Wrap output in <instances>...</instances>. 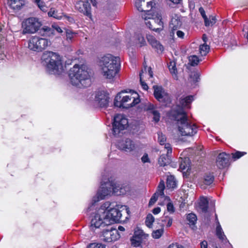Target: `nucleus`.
<instances>
[{
    "mask_svg": "<svg viewBox=\"0 0 248 248\" xmlns=\"http://www.w3.org/2000/svg\"><path fill=\"white\" fill-rule=\"evenodd\" d=\"M70 83L79 88L89 86L91 83V75L85 65L75 64L69 71Z\"/></svg>",
    "mask_w": 248,
    "mask_h": 248,
    "instance_id": "f257e3e1",
    "label": "nucleus"
},
{
    "mask_svg": "<svg viewBox=\"0 0 248 248\" xmlns=\"http://www.w3.org/2000/svg\"><path fill=\"white\" fill-rule=\"evenodd\" d=\"M99 65L103 77L107 79L113 80L116 78L120 70V59L111 54H107L100 59Z\"/></svg>",
    "mask_w": 248,
    "mask_h": 248,
    "instance_id": "f03ea898",
    "label": "nucleus"
},
{
    "mask_svg": "<svg viewBox=\"0 0 248 248\" xmlns=\"http://www.w3.org/2000/svg\"><path fill=\"white\" fill-rule=\"evenodd\" d=\"M178 133L182 137H192L197 132L198 127L184 111L177 113L174 117Z\"/></svg>",
    "mask_w": 248,
    "mask_h": 248,
    "instance_id": "7ed1b4c3",
    "label": "nucleus"
},
{
    "mask_svg": "<svg viewBox=\"0 0 248 248\" xmlns=\"http://www.w3.org/2000/svg\"><path fill=\"white\" fill-rule=\"evenodd\" d=\"M42 60L46 64L49 73L59 75L63 71L61 57L57 53L46 51L42 56Z\"/></svg>",
    "mask_w": 248,
    "mask_h": 248,
    "instance_id": "20e7f679",
    "label": "nucleus"
},
{
    "mask_svg": "<svg viewBox=\"0 0 248 248\" xmlns=\"http://www.w3.org/2000/svg\"><path fill=\"white\" fill-rule=\"evenodd\" d=\"M130 190L128 185L124 186H116L110 182H107L101 185V187L98 190L96 197H93V201L94 202L105 199V197L109 195L111 192L116 195H124Z\"/></svg>",
    "mask_w": 248,
    "mask_h": 248,
    "instance_id": "39448f33",
    "label": "nucleus"
},
{
    "mask_svg": "<svg viewBox=\"0 0 248 248\" xmlns=\"http://www.w3.org/2000/svg\"><path fill=\"white\" fill-rule=\"evenodd\" d=\"M129 210L125 205H116L115 208L108 210H104L103 209V217H106V224L110 225L114 222L119 221L122 217V215L124 213L128 214Z\"/></svg>",
    "mask_w": 248,
    "mask_h": 248,
    "instance_id": "423d86ee",
    "label": "nucleus"
},
{
    "mask_svg": "<svg viewBox=\"0 0 248 248\" xmlns=\"http://www.w3.org/2000/svg\"><path fill=\"white\" fill-rule=\"evenodd\" d=\"M121 93L118 94L114 100V105L118 107L129 108L138 104L140 102L139 94L134 92L124 95L121 96Z\"/></svg>",
    "mask_w": 248,
    "mask_h": 248,
    "instance_id": "0eeeda50",
    "label": "nucleus"
},
{
    "mask_svg": "<svg viewBox=\"0 0 248 248\" xmlns=\"http://www.w3.org/2000/svg\"><path fill=\"white\" fill-rule=\"evenodd\" d=\"M51 45V42L47 39L37 36L31 37L28 42V47L30 50L41 52Z\"/></svg>",
    "mask_w": 248,
    "mask_h": 248,
    "instance_id": "6e6552de",
    "label": "nucleus"
},
{
    "mask_svg": "<svg viewBox=\"0 0 248 248\" xmlns=\"http://www.w3.org/2000/svg\"><path fill=\"white\" fill-rule=\"evenodd\" d=\"M42 24L38 18H28L22 23V34H33L39 30Z\"/></svg>",
    "mask_w": 248,
    "mask_h": 248,
    "instance_id": "1a4fd4ad",
    "label": "nucleus"
},
{
    "mask_svg": "<svg viewBox=\"0 0 248 248\" xmlns=\"http://www.w3.org/2000/svg\"><path fill=\"white\" fill-rule=\"evenodd\" d=\"M128 120L124 115L117 114L114 118L113 132L115 135H118L121 131L125 129L128 125Z\"/></svg>",
    "mask_w": 248,
    "mask_h": 248,
    "instance_id": "9d476101",
    "label": "nucleus"
},
{
    "mask_svg": "<svg viewBox=\"0 0 248 248\" xmlns=\"http://www.w3.org/2000/svg\"><path fill=\"white\" fill-rule=\"evenodd\" d=\"M103 209H99L97 213H95L92 217L91 220L90 228L93 231L101 227H104L108 224H106V217H103Z\"/></svg>",
    "mask_w": 248,
    "mask_h": 248,
    "instance_id": "9b49d317",
    "label": "nucleus"
},
{
    "mask_svg": "<svg viewBox=\"0 0 248 248\" xmlns=\"http://www.w3.org/2000/svg\"><path fill=\"white\" fill-rule=\"evenodd\" d=\"M148 234L144 233L143 231L137 227L135 229L133 236L130 238L131 244L135 247L141 246L142 242L148 237Z\"/></svg>",
    "mask_w": 248,
    "mask_h": 248,
    "instance_id": "f8f14e48",
    "label": "nucleus"
},
{
    "mask_svg": "<svg viewBox=\"0 0 248 248\" xmlns=\"http://www.w3.org/2000/svg\"><path fill=\"white\" fill-rule=\"evenodd\" d=\"M153 2L151 1L145 2V0H136L135 6L137 9L142 12L141 17L145 20H147V15L148 13H150L152 10Z\"/></svg>",
    "mask_w": 248,
    "mask_h": 248,
    "instance_id": "ddd939ff",
    "label": "nucleus"
},
{
    "mask_svg": "<svg viewBox=\"0 0 248 248\" xmlns=\"http://www.w3.org/2000/svg\"><path fill=\"white\" fill-rule=\"evenodd\" d=\"M108 95L104 92H98L95 94L94 100V105L100 108H106L108 105Z\"/></svg>",
    "mask_w": 248,
    "mask_h": 248,
    "instance_id": "4468645a",
    "label": "nucleus"
},
{
    "mask_svg": "<svg viewBox=\"0 0 248 248\" xmlns=\"http://www.w3.org/2000/svg\"><path fill=\"white\" fill-rule=\"evenodd\" d=\"M102 240L106 242L110 243L117 240L120 238V235L116 229L111 228L106 230L102 232Z\"/></svg>",
    "mask_w": 248,
    "mask_h": 248,
    "instance_id": "2eb2a0df",
    "label": "nucleus"
},
{
    "mask_svg": "<svg viewBox=\"0 0 248 248\" xmlns=\"http://www.w3.org/2000/svg\"><path fill=\"white\" fill-rule=\"evenodd\" d=\"M157 106L153 104L147 102L143 104V109L147 111L149 114L153 115V121L157 123L159 121L160 115L159 112L156 110Z\"/></svg>",
    "mask_w": 248,
    "mask_h": 248,
    "instance_id": "dca6fc26",
    "label": "nucleus"
},
{
    "mask_svg": "<svg viewBox=\"0 0 248 248\" xmlns=\"http://www.w3.org/2000/svg\"><path fill=\"white\" fill-rule=\"evenodd\" d=\"M118 148L126 152H130L136 149V145L134 142L130 139H126L119 142Z\"/></svg>",
    "mask_w": 248,
    "mask_h": 248,
    "instance_id": "f3484780",
    "label": "nucleus"
},
{
    "mask_svg": "<svg viewBox=\"0 0 248 248\" xmlns=\"http://www.w3.org/2000/svg\"><path fill=\"white\" fill-rule=\"evenodd\" d=\"M153 88L154 96L158 101L163 102L169 99V94L165 92L162 87L154 85Z\"/></svg>",
    "mask_w": 248,
    "mask_h": 248,
    "instance_id": "a211bd4d",
    "label": "nucleus"
},
{
    "mask_svg": "<svg viewBox=\"0 0 248 248\" xmlns=\"http://www.w3.org/2000/svg\"><path fill=\"white\" fill-rule=\"evenodd\" d=\"M230 155L225 152L220 153L217 158L216 164L219 169H222L229 165Z\"/></svg>",
    "mask_w": 248,
    "mask_h": 248,
    "instance_id": "6ab92c4d",
    "label": "nucleus"
},
{
    "mask_svg": "<svg viewBox=\"0 0 248 248\" xmlns=\"http://www.w3.org/2000/svg\"><path fill=\"white\" fill-rule=\"evenodd\" d=\"M76 8L80 13H83L84 15L91 17V7L90 4L88 1L83 3L82 2H77L76 4Z\"/></svg>",
    "mask_w": 248,
    "mask_h": 248,
    "instance_id": "aec40b11",
    "label": "nucleus"
},
{
    "mask_svg": "<svg viewBox=\"0 0 248 248\" xmlns=\"http://www.w3.org/2000/svg\"><path fill=\"white\" fill-rule=\"evenodd\" d=\"M165 189V184L163 181H161L157 187V190L152 196L149 202V206L153 205L157 201L158 195L164 196V190Z\"/></svg>",
    "mask_w": 248,
    "mask_h": 248,
    "instance_id": "412c9836",
    "label": "nucleus"
},
{
    "mask_svg": "<svg viewBox=\"0 0 248 248\" xmlns=\"http://www.w3.org/2000/svg\"><path fill=\"white\" fill-rule=\"evenodd\" d=\"M181 25L182 21L181 17L178 15H175L172 16L170 24V28L171 30V35H174L175 31L180 28Z\"/></svg>",
    "mask_w": 248,
    "mask_h": 248,
    "instance_id": "4be33fe9",
    "label": "nucleus"
},
{
    "mask_svg": "<svg viewBox=\"0 0 248 248\" xmlns=\"http://www.w3.org/2000/svg\"><path fill=\"white\" fill-rule=\"evenodd\" d=\"M147 39L149 43L153 48L155 49L157 51L162 52L163 51V46L153 36L151 35H147Z\"/></svg>",
    "mask_w": 248,
    "mask_h": 248,
    "instance_id": "5701e85b",
    "label": "nucleus"
},
{
    "mask_svg": "<svg viewBox=\"0 0 248 248\" xmlns=\"http://www.w3.org/2000/svg\"><path fill=\"white\" fill-rule=\"evenodd\" d=\"M148 16L154 17L155 19V24L157 27H160L161 30L162 29L163 23L162 21V16L160 12L152 11L150 13H148Z\"/></svg>",
    "mask_w": 248,
    "mask_h": 248,
    "instance_id": "b1692460",
    "label": "nucleus"
},
{
    "mask_svg": "<svg viewBox=\"0 0 248 248\" xmlns=\"http://www.w3.org/2000/svg\"><path fill=\"white\" fill-rule=\"evenodd\" d=\"M145 20V23L147 26L151 30L155 31L161 30L160 27H157L155 24V19L154 17L147 15V20Z\"/></svg>",
    "mask_w": 248,
    "mask_h": 248,
    "instance_id": "393cba45",
    "label": "nucleus"
},
{
    "mask_svg": "<svg viewBox=\"0 0 248 248\" xmlns=\"http://www.w3.org/2000/svg\"><path fill=\"white\" fill-rule=\"evenodd\" d=\"M166 138L165 135L161 133H158V141L160 145H164L165 148L168 151V155L171 154L172 153V148L171 145L169 143H166Z\"/></svg>",
    "mask_w": 248,
    "mask_h": 248,
    "instance_id": "a878e982",
    "label": "nucleus"
},
{
    "mask_svg": "<svg viewBox=\"0 0 248 248\" xmlns=\"http://www.w3.org/2000/svg\"><path fill=\"white\" fill-rule=\"evenodd\" d=\"M214 181V176L211 173L205 174L203 177L202 183L201 184L202 188L205 189L206 186L211 185Z\"/></svg>",
    "mask_w": 248,
    "mask_h": 248,
    "instance_id": "bb28decb",
    "label": "nucleus"
},
{
    "mask_svg": "<svg viewBox=\"0 0 248 248\" xmlns=\"http://www.w3.org/2000/svg\"><path fill=\"white\" fill-rule=\"evenodd\" d=\"M8 4L12 9L19 10L24 5L25 1L24 0H8Z\"/></svg>",
    "mask_w": 248,
    "mask_h": 248,
    "instance_id": "cd10ccee",
    "label": "nucleus"
},
{
    "mask_svg": "<svg viewBox=\"0 0 248 248\" xmlns=\"http://www.w3.org/2000/svg\"><path fill=\"white\" fill-rule=\"evenodd\" d=\"M216 235L217 237L222 241V242L224 244L228 243L229 245H230V243L227 240L226 236L224 233V232L222 231V228L219 222H218V225H217L216 228Z\"/></svg>",
    "mask_w": 248,
    "mask_h": 248,
    "instance_id": "c85d7f7f",
    "label": "nucleus"
},
{
    "mask_svg": "<svg viewBox=\"0 0 248 248\" xmlns=\"http://www.w3.org/2000/svg\"><path fill=\"white\" fill-rule=\"evenodd\" d=\"M169 155H168L167 153L166 155H162L159 157L158 162L160 166L164 167L170 163V158Z\"/></svg>",
    "mask_w": 248,
    "mask_h": 248,
    "instance_id": "c756f323",
    "label": "nucleus"
},
{
    "mask_svg": "<svg viewBox=\"0 0 248 248\" xmlns=\"http://www.w3.org/2000/svg\"><path fill=\"white\" fill-rule=\"evenodd\" d=\"M199 207L202 211L206 213L208 208V201L206 198L201 197L199 202Z\"/></svg>",
    "mask_w": 248,
    "mask_h": 248,
    "instance_id": "7c9ffc66",
    "label": "nucleus"
},
{
    "mask_svg": "<svg viewBox=\"0 0 248 248\" xmlns=\"http://www.w3.org/2000/svg\"><path fill=\"white\" fill-rule=\"evenodd\" d=\"M168 67L170 73L172 74V76L174 79H177L178 76L177 75V71L176 68V65L174 62H170L169 65Z\"/></svg>",
    "mask_w": 248,
    "mask_h": 248,
    "instance_id": "2f4dec72",
    "label": "nucleus"
},
{
    "mask_svg": "<svg viewBox=\"0 0 248 248\" xmlns=\"http://www.w3.org/2000/svg\"><path fill=\"white\" fill-rule=\"evenodd\" d=\"M193 100V96L190 95L185 97H181L180 100V103L182 107H187Z\"/></svg>",
    "mask_w": 248,
    "mask_h": 248,
    "instance_id": "473e14b6",
    "label": "nucleus"
},
{
    "mask_svg": "<svg viewBox=\"0 0 248 248\" xmlns=\"http://www.w3.org/2000/svg\"><path fill=\"white\" fill-rule=\"evenodd\" d=\"M167 187L169 188H174L176 186V182L174 176L170 175L167 179Z\"/></svg>",
    "mask_w": 248,
    "mask_h": 248,
    "instance_id": "72a5a7b5",
    "label": "nucleus"
},
{
    "mask_svg": "<svg viewBox=\"0 0 248 248\" xmlns=\"http://www.w3.org/2000/svg\"><path fill=\"white\" fill-rule=\"evenodd\" d=\"M209 46L206 44H203L200 46L199 51L202 56H205L209 51Z\"/></svg>",
    "mask_w": 248,
    "mask_h": 248,
    "instance_id": "f704fd0d",
    "label": "nucleus"
},
{
    "mask_svg": "<svg viewBox=\"0 0 248 248\" xmlns=\"http://www.w3.org/2000/svg\"><path fill=\"white\" fill-rule=\"evenodd\" d=\"M189 61L191 65L193 66L197 65L200 62L199 58L196 55L190 56L189 57Z\"/></svg>",
    "mask_w": 248,
    "mask_h": 248,
    "instance_id": "c9c22d12",
    "label": "nucleus"
},
{
    "mask_svg": "<svg viewBox=\"0 0 248 248\" xmlns=\"http://www.w3.org/2000/svg\"><path fill=\"white\" fill-rule=\"evenodd\" d=\"M187 219L189 224L194 225L197 221V217L194 214L190 213L187 216Z\"/></svg>",
    "mask_w": 248,
    "mask_h": 248,
    "instance_id": "e433bc0d",
    "label": "nucleus"
},
{
    "mask_svg": "<svg viewBox=\"0 0 248 248\" xmlns=\"http://www.w3.org/2000/svg\"><path fill=\"white\" fill-rule=\"evenodd\" d=\"M163 233V229H158L154 231L152 233V236L154 238L158 239L160 238Z\"/></svg>",
    "mask_w": 248,
    "mask_h": 248,
    "instance_id": "4c0bfd02",
    "label": "nucleus"
},
{
    "mask_svg": "<svg viewBox=\"0 0 248 248\" xmlns=\"http://www.w3.org/2000/svg\"><path fill=\"white\" fill-rule=\"evenodd\" d=\"M199 10L202 17L204 19L205 25L206 26H209V19H208L207 16L205 15V12L203 8L202 7H200Z\"/></svg>",
    "mask_w": 248,
    "mask_h": 248,
    "instance_id": "58836bf2",
    "label": "nucleus"
},
{
    "mask_svg": "<svg viewBox=\"0 0 248 248\" xmlns=\"http://www.w3.org/2000/svg\"><path fill=\"white\" fill-rule=\"evenodd\" d=\"M42 31L45 32L46 35L47 36H50L51 34H54V33L53 29L47 26L43 27L41 30V31Z\"/></svg>",
    "mask_w": 248,
    "mask_h": 248,
    "instance_id": "ea45409f",
    "label": "nucleus"
},
{
    "mask_svg": "<svg viewBox=\"0 0 248 248\" xmlns=\"http://www.w3.org/2000/svg\"><path fill=\"white\" fill-rule=\"evenodd\" d=\"M154 221V217L151 214H149L146 217L145 223L148 227H151Z\"/></svg>",
    "mask_w": 248,
    "mask_h": 248,
    "instance_id": "a19ab883",
    "label": "nucleus"
},
{
    "mask_svg": "<svg viewBox=\"0 0 248 248\" xmlns=\"http://www.w3.org/2000/svg\"><path fill=\"white\" fill-rule=\"evenodd\" d=\"M87 248H106V245L99 243H93L89 244Z\"/></svg>",
    "mask_w": 248,
    "mask_h": 248,
    "instance_id": "79ce46f5",
    "label": "nucleus"
},
{
    "mask_svg": "<svg viewBox=\"0 0 248 248\" xmlns=\"http://www.w3.org/2000/svg\"><path fill=\"white\" fill-rule=\"evenodd\" d=\"M143 74V71H142V73H140V84H141V85L142 88L144 90H147L148 89V85L146 84V83L144 81H142Z\"/></svg>",
    "mask_w": 248,
    "mask_h": 248,
    "instance_id": "37998d69",
    "label": "nucleus"
},
{
    "mask_svg": "<svg viewBox=\"0 0 248 248\" xmlns=\"http://www.w3.org/2000/svg\"><path fill=\"white\" fill-rule=\"evenodd\" d=\"M137 38L139 43L140 44V46H142L146 45V41L141 34H138Z\"/></svg>",
    "mask_w": 248,
    "mask_h": 248,
    "instance_id": "c03bdc74",
    "label": "nucleus"
},
{
    "mask_svg": "<svg viewBox=\"0 0 248 248\" xmlns=\"http://www.w3.org/2000/svg\"><path fill=\"white\" fill-rule=\"evenodd\" d=\"M48 15L49 16L53 17L55 18H59V17L57 15V11L55 10L54 9H51L50 11L48 12Z\"/></svg>",
    "mask_w": 248,
    "mask_h": 248,
    "instance_id": "a18cd8bd",
    "label": "nucleus"
},
{
    "mask_svg": "<svg viewBox=\"0 0 248 248\" xmlns=\"http://www.w3.org/2000/svg\"><path fill=\"white\" fill-rule=\"evenodd\" d=\"M245 154H246L245 152H241L239 151H237L234 154H232L233 158L235 159H239Z\"/></svg>",
    "mask_w": 248,
    "mask_h": 248,
    "instance_id": "49530a36",
    "label": "nucleus"
},
{
    "mask_svg": "<svg viewBox=\"0 0 248 248\" xmlns=\"http://www.w3.org/2000/svg\"><path fill=\"white\" fill-rule=\"evenodd\" d=\"M38 6L39 7V8L43 11H46L47 7L46 6L44 3L40 0L39 2L36 3Z\"/></svg>",
    "mask_w": 248,
    "mask_h": 248,
    "instance_id": "de8ad7c7",
    "label": "nucleus"
},
{
    "mask_svg": "<svg viewBox=\"0 0 248 248\" xmlns=\"http://www.w3.org/2000/svg\"><path fill=\"white\" fill-rule=\"evenodd\" d=\"M190 78H193V81L197 82L199 78V75L197 72H193L190 75Z\"/></svg>",
    "mask_w": 248,
    "mask_h": 248,
    "instance_id": "09e8293b",
    "label": "nucleus"
},
{
    "mask_svg": "<svg viewBox=\"0 0 248 248\" xmlns=\"http://www.w3.org/2000/svg\"><path fill=\"white\" fill-rule=\"evenodd\" d=\"M167 210L170 212L173 213L174 212V208L172 203L170 202H169L167 205Z\"/></svg>",
    "mask_w": 248,
    "mask_h": 248,
    "instance_id": "8fccbe9b",
    "label": "nucleus"
},
{
    "mask_svg": "<svg viewBox=\"0 0 248 248\" xmlns=\"http://www.w3.org/2000/svg\"><path fill=\"white\" fill-rule=\"evenodd\" d=\"M141 161L143 163H145L146 162H150V159L148 157V155L147 154H145L141 158Z\"/></svg>",
    "mask_w": 248,
    "mask_h": 248,
    "instance_id": "3c124183",
    "label": "nucleus"
},
{
    "mask_svg": "<svg viewBox=\"0 0 248 248\" xmlns=\"http://www.w3.org/2000/svg\"><path fill=\"white\" fill-rule=\"evenodd\" d=\"M168 248H184V247L178 243H175L170 245Z\"/></svg>",
    "mask_w": 248,
    "mask_h": 248,
    "instance_id": "603ef678",
    "label": "nucleus"
},
{
    "mask_svg": "<svg viewBox=\"0 0 248 248\" xmlns=\"http://www.w3.org/2000/svg\"><path fill=\"white\" fill-rule=\"evenodd\" d=\"M216 22V18L215 16H210L209 20V26L213 25Z\"/></svg>",
    "mask_w": 248,
    "mask_h": 248,
    "instance_id": "864d4df0",
    "label": "nucleus"
},
{
    "mask_svg": "<svg viewBox=\"0 0 248 248\" xmlns=\"http://www.w3.org/2000/svg\"><path fill=\"white\" fill-rule=\"evenodd\" d=\"M144 74L146 75V76H148L150 78H152L153 76V71H152V69L151 67H149L148 68V73L145 72V73L143 72V77L144 76Z\"/></svg>",
    "mask_w": 248,
    "mask_h": 248,
    "instance_id": "5fc2aeb1",
    "label": "nucleus"
},
{
    "mask_svg": "<svg viewBox=\"0 0 248 248\" xmlns=\"http://www.w3.org/2000/svg\"><path fill=\"white\" fill-rule=\"evenodd\" d=\"M175 31H176V33L178 37H179L181 39L184 38L185 33L183 31H179V30H177Z\"/></svg>",
    "mask_w": 248,
    "mask_h": 248,
    "instance_id": "6e6d98bb",
    "label": "nucleus"
},
{
    "mask_svg": "<svg viewBox=\"0 0 248 248\" xmlns=\"http://www.w3.org/2000/svg\"><path fill=\"white\" fill-rule=\"evenodd\" d=\"M74 34L73 32H72L70 31H66V38L67 39H69L70 40H71L73 38Z\"/></svg>",
    "mask_w": 248,
    "mask_h": 248,
    "instance_id": "4d7b16f0",
    "label": "nucleus"
},
{
    "mask_svg": "<svg viewBox=\"0 0 248 248\" xmlns=\"http://www.w3.org/2000/svg\"><path fill=\"white\" fill-rule=\"evenodd\" d=\"M52 29H53L54 31V30L56 31L59 33H61V32H62V29L60 27L58 26L57 25L52 26Z\"/></svg>",
    "mask_w": 248,
    "mask_h": 248,
    "instance_id": "13d9d810",
    "label": "nucleus"
},
{
    "mask_svg": "<svg viewBox=\"0 0 248 248\" xmlns=\"http://www.w3.org/2000/svg\"><path fill=\"white\" fill-rule=\"evenodd\" d=\"M161 211L160 207H156L153 210V213L155 215L158 214Z\"/></svg>",
    "mask_w": 248,
    "mask_h": 248,
    "instance_id": "bf43d9fd",
    "label": "nucleus"
},
{
    "mask_svg": "<svg viewBox=\"0 0 248 248\" xmlns=\"http://www.w3.org/2000/svg\"><path fill=\"white\" fill-rule=\"evenodd\" d=\"M201 248H207V242L206 241H203L201 243Z\"/></svg>",
    "mask_w": 248,
    "mask_h": 248,
    "instance_id": "052dcab7",
    "label": "nucleus"
},
{
    "mask_svg": "<svg viewBox=\"0 0 248 248\" xmlns=\"http://www.w3.org/2000/svg\"><path fill=\"white\" fill-rule=\"evenodd\" d=\"M172 219L170 217L168 218V222L167 224V227H170L172 225Z\"/></svg>",
    "mask_w": 248,
    "mask_h": 248,
    "instance_id": "680f3d73",
    "label": "nucleus"
},
{
    "mask_svg": "<svg viewBox=\"0 0 248 248\" xmlns=\"http://www.w3.org/2000/svg\"><path fill=\"white\" fill-rule=\"evenodd\" d=\"M174 4H179L181 2L182 0H170Z\"/></svg>",
    "mask_w": 248,
    "mask_h": 248,
    "instance_id": "e2e57ef3",
    "label": "nucleus"
},
{
    "mask_svg": "<svg viewBox=\"0 0 248 248\" xmlns=\"http://www.w3.org/2000/svg\"><path fill=\"white\" fill-rule=\"evenodd\" d=\"M202 39L205 43H206L207 41V37L205 34H203L202 35Z\"/></svg>",
    "mask_w": 248,
    "mask_h": 248,
    "instance_id": "0e129e2a",
    "label": "nucleus"
},
{
    "mask_svg": "<svg viewBox=\"0 0 248 248\" xmlns=\"http://www.w3.org/2000/svg\"><path fill=\"white\" fill-rule=\"evenodd\" d=\"M118 230H119L120 231H124L125 229L124 227L120 226L118 227Z\"/></svg>",
    "mask_w": 248,
    "mask_h": 248,
    "instance_id": "69168bd1",
    "label": "nucleus"
},
{
    "mask_svg": "<svg viewBox=\"0 0 248 248\" xmlns=\"http://www.w3.org/2000/svg\"><path fill=\"white\" fill-rule=\"evenodd\" d=\"M180 168L181 169L185 170L186 169V167L185 165H183V164L181 163L180 165Z\"/></svg>",
    "mask_w": 248,
    "mask_h": 248,
    "instance_id": "338daca9",
    "label": "nucleus"
},
{
    "mask_svg": "<svg viewBox=\"0 0 248 248\" xmlns=\"http://www.w3.org/2000/svg\"><path fill=\"white\" fill-rule=\"evenodd\" d=\"M91 2L92 3L93 5V6H95L96 3H95V0H91Z\"/></svg>",
    "mask_w": 248,
    "mask_h": 248,
    "instance_id": "774afa93",
    "label": "nucleus"
}]
</instances>
